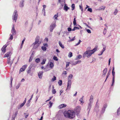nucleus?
Masks as SVG:
<instances>
[{
  "instance_id": "nucleus-1",
  "label": "nucleus",
  "mask_w": 120,
  "mask_h": 120,
  "mask_svg": "<svg viewBox=\"0 0 120 120\" xmlns=\"http://www.w3.org/2000/svg\"><path fill=\"white\" fill-rule=\"evenodd\" d=\"M65 117L70 119L74 118L75 116V113L73 110H68L67 111H65L64 113Z\"/></svg>"
},
{
  "instance_id": "nucleus-2",
  "label": "nucleus",
  "mask_w": 120,
  "mask_h": 120,
  "mask_svg": "<svg viewBox=\"0 0 120 120\" xmlns=\"http://www.w3.org/2000/svg\"><path fill=\"white\" fill-rule=\"evenodd\" d=\"M97 48H95L92 50H87L83 54V57L85 58L86 57L87 58H89L97 50Z\"/></svg>"
},
{
  "instance_id": "nucleus-3",
  "label": "nucleus",
  "mask_w": 120,
  "mask_h": 120,
  "mask_svg": "<svg viewBox=\"0 0 120 120\" xmlns=\"http://www.w3.org/2000/svg\"><path fill=\"white\" fill-rule=\"evenodd\" d=\"M39 39L40 37L38 36H37L35 39V42L32 44L34 45L33 48L34 49L38 48L39 46L41 43V42L39 41Z\"/></svg>"
},
{
  "instance_id": "nucleus-4",
  "label": "nucleus",
  "mask_w": 120,
  "mask_h": 120,
  "mask_svg": "<svg viewBox=\"0 0 120 120\" xmlns=\"http://www.w3.org/2000/svg\"><path fill=\"white\" fill-rule=\"evenodd\" d=\"M93 96L91 95L90 97V98L89 100V102L88 103L87 108V110H88V113L89 114V113L91 107L93 103Z\"/></svg>"
},
{
  "instance_id": "nucleus-5",
  "label": "nucleus",
  "mask_w": 120,
  "mask_h": 120,
  "mask_svg": "<svg viewBox=\"0 0 120 120\" xmlns=\"http://www.w3.org/2000/svg\"><path fill=\"white\" fill-rule=\"evenodd\" d=\"M73 77L72 75L71 74H70L68 76V85L66 90H69L70 89L71 84V79Z\"/></svg>"
},
{
  "instance_id": "nucleus-6",
  "label": "nucleus",
  "mask_w": 120,
  "mask_h": 120,
  "mask_svg": "<svg viewBox=\"0 0 120 120\" xmlns=\"http://www.w3.org/2000/svg\"><path fill=\"white\" fill-rule=\"evenodd\" d=\"M18 14L17 11L16 10L14 11L12 16V19L13 20L15 21V22H16V20L17 18Z\"/></svg>"
},
{
  "instance_id": "nucleus-7",
  "label": "nucleus",
  "mask_w": 120,
  "mask_h": 120,
  "mask_svg": "<svg viewBox=\"0 0 120 120\" xmlns=\"http://www.w3.org/2000/svg\"><path fill=\"white\" fill-rule=\"evenodd\" d=\"M56 22H53L52 23L50 26V30L51 32H52L53 30L56 26Z\"/></svg>"
},
{
  "instance_id": "nucleus-8",
  "label": "nucleus",
  "mask_w": 120,
  "mask_h": 120,
  "mask_svg": "<svg viewBox=\"0 0 120 120\" xmlns=\"http://www.w3.org/2000/svg\"><path fill=\"white\" fill-rule=\"evenodd\" d=\"M99 103H96L95 107L94 109V110L97 112H98L99 110Z\"/></svg>"
},
{
  "instance_id": "nucleus-9",
  "label": "nucleus",
  "mask_w": 120,
  "mask_h": 120,
  "mask_svg": "<svg viewBox=\"0 0 120 120\" xmlns=\"http://www.w3.org/2000/svg\"><path fill=\"white\" fill-rule=\"evenodd\" d=\"M11 33L13 35H15L16 34V31L15 29L14 24H13L12 26L11 30Z\"/></svg>"
},
{
  "instance_id": "nucleus-10",
  "label": "nucleus",
  "mask_w": 120,
  "mask_h": 120,
  "mask_svg": "<svg viewBox=\"0 0 120 120\" xmlns=\"http://www.w3.org/2000/svg\"><path fill=\"white\" fill-rule=\"evenodd\" d=\"M24 2L25 0H22L20 1L19 5L20 7L22 8L24 7Z\"/></svg>"
},
{
  "instance_id": "nucleus-11",
  "label": "nucleus",
  "mask_w": 120,
  "mask_h": 120,
  "mask_svg": "<svg viewBox=\"0 0 120 120\" xmlns=\"http://www.w3.org/2000/svg\"><path fill=\"white\" fill-rule=\"evenodd\" d=\"M112 83L111 85V86H112L114 84V82H115V72L114 71H112Z\"/></svg>"
},
{
  "instance_id": "nucleus-12",
  "label": "nucleus",
  "mask_w": 120,
  "mask_h": 120,
  "mask_svg": "<svg viewBox=\"0 0 120 120\" xmlns=\"http://www.w3.org/2000/svg\"><path fill=\"white\" fill-rule=\"evenodd\" d=\"M27 66V65H25L22 66V67L20 69L19 72H20L24 71L25 70Z\"/></svg>"
},
{
  "instance_id": "nucleus-13",
  "label": "nucleus",
  "mask_w": 120,
  "mask_h": 120,
  "mask_svg": "<svg viewBox=\"0 0 120 120\" xmlns=\"http://www.w3.org/2000/svg\"><path fill=\"white\" fill-rule=\"evenodd\" d=\"M10 57H9V58H8V59L7 60V64H9V65H10V66H11L12 64L13 63V60L12 61H10Z\"/></svg>"
},
{
  "instance_id": "nucleus-14",
  "label": "nucleus",
  "mask_w": 120,
  "mask_h": 120,
  "mask_svg": "<svg viewBox=\"0 0 120 120\" xmlns=\"http://www.w3.org/2000/svg\"><path fill=\"white\" fill-rule=\"evenodd\" d=\"M7 46V45H5L2 48L1 50L2 52L5 53L6 51V48Z\"/></svg>"
},
{
  "instance_id": "nucleus-15",
  "label": "nucleus",
  "mask_w": 120,
  "mask_h": 120,
  "mask_svg": "<svg viewBox=\"0 0 120 120\" xmlns=\"http://www.w3.org/2000/svg\"><path fill=\"white\" fill-rule=\"evenodd\" d=\"M107 68H105L103 70V73L102 76L104 77L105 76L106 74L107 73Z\"/></svg>"
},
{
  "instance_id": "nucleus-16",
  "label": "nucleus",
  "mask_w": 120,
  "mask_h": 120,
  "mask_svg": "<svg viewBox=\"0 0 120 120\" xmlns=\"http://www.w3.org/2000/svg\"><path fill=\"white\" fill-rule=\"evenodd\" d=\"M11 54L12 53L11 52H7V53L5 54L4 56V57H7L8 59V58H9V57H10V56H11Z\"/></svg>"
},
{
  "instance_id": "nucleus-17",
  "label": "nucleus",
  "mask_w": 120,
  "mask_h": 120,
  "mask_svg": "<svg viewBox=\"0 0 120 120\" xmlns=\"http://www.w3.org/2000/svg\"><path fill=\"white\" fill-rule=\"evenodd\" d=\"M43 72V71H42L39 72L38 73V75L39 78H42Z\"/></svg>"
},
{
  "instance_id": "nucleus-18",
  "label": "nucleus",
  "mask_w": 120,
  "mask_h": 120,
  "mask_svg": "<svg viewBox=\"0 0 120 120\" xmlns=\"http://www.w3.org/2000/svg\"><path fill=\"white\" fill-rule=\"evenodd\" d=\"M81 61V60H79L75 62L72 63V65H75L77 64L80 63Z\"/></svg>"
},
{
  "instance_id": "nucleus-19",
  "label": "nucleus",
  "mask_w": 120,
  "mask_h": 120,
  "mask_svg": "<svg viewBox=\"0 0 120 120\" xmlns=\"http://www.w3.org/2000/svg\"><path fill=\"white\" fill-rule=\"evenodd\" d=\"M80 106H77L76 108L74 110L76 112H79V111H80Z\"/></svg>"
},
{
  "instance_id": "nucleus-20",
  "label": "nucleus",
  "mask_w": 120,
  "mask_h": 120,
  "mask_svg": "<svg viewBox=\"0 0 120 120\" xmlns=\"http://www.w3.org/2000/svg\"><path fill=\"white\" fill-rule=\"evenodd\" d=\"M67 106V105L66 104H62L60 105L59 107V108L60 109H61L63 108L66 107Z\"/></svg>"
},
{
  "instance_id": "nucleus-21",
  "label": "nucleus",
  "mask_w": 120,
  "mask_h": 120,
  "mask_svg": "<svg viewBox=\"0 0 120 120\" xmlns=\"http://www.w3.org/2000/svg\"><path fill=\"white\" fill-rule=\"evenodd\" d=\"M69 9V8L68 7L67 5H66L65 4L64 7V10L66 11H67L68 9Z\"/></svg>"
},
{
  "instance_id": "nucleus-22",
  "label": "nucleus",
  "mask_w": 120,
  "mask_h": 120,
  "mask_svg": "<svg viewBox=\"0 0 120 120\" xmlns=\"http://www.w3.org/2000/svg\"><path fill=\"white\" fill-rule=\"evenodd\" d=\"M82 57V55H79L76 56V57L75 59V60H78L80 59Z\"/></svg>"
},
{
  "instance_id": "nucleus-23",
  "label": "nucleus",
  "mask_w": 120,
  "mask_h": 120,
  "mask_svg": "<svg viewBox=\"0 0 120 120\" xmlns=\"http://www.w3.org/2000/svg\"><path fill=\"white\" fill-rule=\"evenodd\" d=\"M24 105V104L23 103L20 104V105H18V109H20Z\"/></svg>"
},
{
  "instance_id": "nucleus-24",
  "label": "nucleus",
  "mask_w": 120,
  "mask_h": 120,
  "mask_svg": "<svg viewBox=\"0 0 120 120\" xmlns=\"http://www.w3.org/2000/svg\"><path fill=\"white\" fill-rule=\"evenodd\" d=\"M75 17L74 19V21L73 22V24L74 26L76 24V18L75 16H74Z\"/></svg>"
},
{
  "instance_id": "nucleus-25",
  "label": "nucleus",
  "mask_w": 120,
  "mask_h": 120,
  "mask_svg": "<svg viewBox=\"0 0 120 120\" xmlns=\"http://www.w3.org/2000/svg\"><path fill=\"white\" fill-rule=\"evenodd\" d=\"M59 44L60 46L62 48V49L64 48V45H62L61 42H60V41L59 42Z\"/></svg>"
},
{
  "instance_id": "nucleus-26",
  "label": "nucleus",
  "mask_w": 120,
  "mask_h": 120,
  "mask_svg": "<svg viewBox=\"0 0 120 120\" xmlns=\"http://www.w3.org/2000/svg\"><path fill=\"white\" fill-rule=\"evenodd\" d=\"M49 66L50 68H52L54 66V64L52 62H50L49 64Z\"/></svg>"
},
{
  "instance_id": "nucleus-27",
  "label": "nucleus",
  "mask_w": 120,
  "mask_h": 120,
  "mask_svg": "<svg viewBox=\"0 0 120 120\" xmlns=\"http://www.w3.org/2000/svg\"><path fill=\"white\" fill-rule=\"evenodd\" d=\"M103 46V48L101 51H102V52L103 53V52L105 50V49L106 48V47L105 45H102Z\"/></svg>"
},
{
  "instance_id": "nucleus-28",
  "label": "nucleus",
  "mask_w": 120,
  "mask_h": 120,
  "mask_svg": "<svg viewBox=\"0 0 120 120\" xmlns=\"http://www.w3.org/2000/svg\"><path fill=\"white\" fill-rule=\"evenodd\" d=\"M110 71H109V72L107 73V76H106V78L105 80V82L106 81V80L109 77V76L110 75Z\"/></svg>"
},
{
  "instance_id": "nucleus-29",
  "label": "nucleus",
  "mask_w": 120,
  "mask_h": 120,
  "mask_svg": "<svg viewBox=\"0 0 120 120\" xmlns=\"http://www.w3.org/2000/svg\"><path fill=\"white\" fill-rule=\"evenodd\" d=\"M46 61V59H43L42 61V62L41 63V64L43 65L45 64Z\"/></svg>"
},
{
  "instance_id": "nucleus-30",
  "label": "nucleus",
  "mask_w": 120,
  "mask_h": 120,
  "mask_svg": "<svg viewBox=\"0 0 120 120\" xmlns=\"http://www.w3.org/2000/svg\"><path fill=\"white\" fill-rule=\"evenodd\" d=\"M33 55V53H32L31 55V56L30 57V58L29 60V62H30L31 61L33 58V57L32 56Z\"/></svg>"
},
{
  "instance_id": "nucleus-31",
  "label": "nucleus",
  "mask_w": 120,
  "mask_h": 120,
  "mask_svg": "<svg viewBox=\"0 0 120 120\" xmlns=\"http://www.w3.org/2000/svg\"><path fill=\"white\" fill-rule=\"evenodd\" d=\"M62 81L61 80H59V81L58 82V83L59 85L61 86L62 84Z\"/></svg>"
},
{
  "instance_id": "nucleus-32",
  "label": "nucleus",
  "mask_w": 120,
  "mask_h": 120,
  "mask_svg": "<svg viewBox=\"0 0 120 120\" xmlns=\"http://www.w3.org/2000/svg\"><path fill=\"white\" fill-rule=\"evenodd\" d=\"M71 7L72 8V10H74L75 8V4H72L71 6Z\"/></svg>"
},
{
  "instance_id": "nucleus-33",
  "label": "nucleus",
  "mask_w": 120,
  "mask_h": 120,
  "mask_svg": "<svg viewBox=\"0 0 120 120\" xmlns=\"http://www.w3.org/2000/svg\"><path fill=\"white\" fill-rule=\"evenodd\" d=\"M105 7L104 6H102V7H100L99 8V10H104Z\"/></svg>"
},
{
  "instance_id": "nucleus-34",
  "label": "nucleus",
  "mask_w": 120,
  "mask_h": 120,
  "mask_svg": "<svg viewBox=\"0 0 120 120\" xmlns=\"http://www.w3.org/2000/svg\"><path fill=\"white\" fill-rule=\"evenodd\" d=\"M40 61V59L39 58H38L36 59L35 61L37 63H38Z\"/></svg>"
},
{
  "instance_id": "nucleus-35",
  "label": "nucleus",
  "mask_w": 120,
  "mask_h": 120,
  "mask_svg": "<svg viewBox=\"0 0 120 120\" xmlns=\"http://www.w3.org/2000/svg\"><path fill=\"white\" fill-rule=\"evenodd\" d=\"M56 80V78L55 76H54L53 77L51 81L53 82Z\"/></svg>"
},
{
  "instance_id": "nucleus-36",
  "label": "nucleus",
  "mask_w": 120,
  "mask_h": 120,
  "mask_svg": "<svg viewBox=\"0 0 120 120\" xmlns=\"http://www.w3.org/2000/svg\"><path fill=\"white\" fill-rule=\"evenodd\" d=\"M72 56V54L71 52H70L69 53L68 56L69 57H71Z\"/></svg>"
},
{
  "instance_id": "nucleus-37",
  "label": "nucleus",
  "mask_w": 120,
  "mask_h": 120,
  "mask_svg": "<svg viewBox=\"0 0 120 120\" xmlns=\"http://www.w3.org/2000/svg\"><path fill=\"white\" fill-rule=\"evenodd\" d=\"M79 27L75 26L74 27L73 29L72 30V31H75L76 29H79Z\"/></svg>"
},
{
  "instance_id": "nucleus-38",
  "label": "nucleus",
  "mask_w": 120,
  "mask_h": 120,
  "mask_svg": "<svg viewBox=\"0 0 120 120\" xmlns=\"http://www.w3.org/2000/svg\"><path fill=\"white\" fill-rule=\"evenodd\" d=\"M20 85H21V83H18V85H17V86L16 87V89H18L19 88V87Z\"/></svg>"
},
{
  "instance_id": "nucleus-39",
  "label": "nucleus",
  "mask_w": 120,
  "mask_h": 120,
  "mask_svg": "<svg viewBox=\"0 0 120 120\" xmlns=\"http://www.w3.org/2000/svg\"><path fill=\"white\" fill-rule=\"evenodd\" d=\"M58 14H56L54 16L53 18H54L55 19H56L57 20V17L58 16L57 15Z\"/></svg>"
},
{
  "instance_id": "nucleus-40",
  "label": "nucleus",
  "mask_w": 120,
  "mask_h": 120,
  "mask_svg": "<svg viewBox=\"0 0 120 120\" xmlns=\"http://www.w3.org/2000/svg\"><path fill=\"white\" fill-rule=\"evenodd\" d=\"M117 113L118 115L120 114V107L118 109L117 111Z\"/></svg>"
},
{
  "instance_id": "nucleus-41",
  "label": "nucleus",
  "mask_w": 120,
  "mask_h": 120,
  "mask_svg": "<svg viewBox=\"0 0 120 120\" xmlns=\"http://www.w3.org/2000/svg\"><path fill=\"white\" fill-rule=\"evenodd\" d=\"M13 78H12V77L11 76V86H10V87H11L12 86V81H13Z\"/></svg>"
},
{
  "instance_id": "nucleus-42",
  "label": "nucleus",
  "mask_w": 120,
  "mask_h": 120,
  "mask_svg": "<svg viewBox=\"0 0 120 120\" xmlns=\"http://www.w3.org/2000/svg\"><path fill=\"white\" fill-rule=\"evenodd\" d=\"M84 97V96H82V98H81L79 100V101L81 102V103H84V102L82 101Z\"/></svg>"
},
{
  "instance_id": "nucleus-43",
  "label": "nucleus",
  "mask_w": 120,
  "mask_h": 120,
  "mask_svg": "<svg viewBox=\"0 0 120 120\" xmlns=\"http://www.w3.org/2000/svg\"><path fill=\"white\" fill-rule=\"evenodd\" d=\"M43 51H45L46 49V48L44 46H42L41 47Z\"/></svg>"
},
{
  "instance_id": "nucleus-44",
  "label": "nucleus",
  "mask_w": 120,
  "mask_h": 120,
  "mask_svg": "<svg viewBox=\"0 0 120 120\" xmlns=\"http://www.w3.org/2000/svg\"><path fill=\"white\" fill-rule=\"evenodd\" d=\"M25 114V116L26 118L28 116L29 113H24Z\"/></svg>"
},
{
  "instance_id": "nucleus-45",
  "label": "nucleus",
  "mask_w": 120,
  "mask_h": 120,
  "mask_svg": "<svg viewBox=\"0 0 120 120\" xmlns=\"http://www.w3.org/2000/svg\"><path fill=\"white\" fill-rule=\"evenodd\" d=\"M53 59L56 61H58V59L57 58V57L55 56H54L53 57Z\"/></svg>"
},
{
  "instance_id": "nucleus-46",
  "label": "nucleus",
  "mask_w": 120,
  "mask_h": 120,
  "mask_svg": "<svg viewBox=\"0 0 120 120\" xmlns=\"http://www.w3.org/2000/svg\"><path fill=\"white\" fill-rule=\"evenodd\" d=\"M106 30L105 28L103 30V33L104 35H105L106 33Z\"/></svg>"
},
{
  "instance_id": "nucleus-47",
  "label": "nucleus",
  "mask_w": 120,
  "mask_h": 120,
  "mask_svg": "<svg viewBox=\"0 0 120 120\" xmlns=\"http://www.w3.org/2000/svg\"><path fill=\"white\" fill-rule=\"evenodd\" d=\"M52 93L54 94H55L56 93V91L55 89H53L52 91Z\"/></svg>"
},
{
  "instance_id": "nucleus-48",
  "label": "nucleus",
  "mask_w": 120,
  "mask_h": 120,
  "mask_svg": "<svg viewBox=\"0 0 120 120\" xmlns=\"http://www.w3.org/2000/svg\"><path fill=\"white\" fill-rule=\"evenodd\" d=\"M87 11L90 12H91L92 11V10L91 8H89L88 9Z\"/></svg>"
},
{
  "instance_id": "nucleus-49",
  "label": "nucleus",
  "mask_w": 120,
  "mask_h": 120,
  "mask_svg": "<svg viewBox=\"0 0 120 120\" xmlns=\"http://www.w3.org/2000/svg\"><path fill=\"white\" fill-rule=\"evenodd\" d=\"M70 63L69 62H66V67L67 68L69 66Z\"/></svg>"
},
{
  "instance_id": "nucleus-50",
  "label": "nucleus",
  "mask_w": 120,
  "mask_h": 120,
  "mask_svg": "<svg viewBox=\"0 0 120 120\" xmlns=\"http://www.w3.org/2000/svg\"><path fill=\"white\" fill-rule=\"evenodd\" d=\"M107 105L105 103L104 105L103 108L104 109H105V108L107 107Z\"/></svg>"
},
{
  "instance_id": "nucleus-51",
  "label": "nucleus",
  "mask_w": 120,
  "mask_h": 120,
  "mask_svg": "<svg viewBox=\"0 0 120 120\" xmlns=\"http://www.w3.org/2000/svg\"><path fill=\"white\" fill-rule=\"evenodd\" d=\"M118 12V11L116 9L114 12V14L115 15H116Z\"/></svg>"
},
{
  "instance_id": "nucleus-52",
  "label": "nucleus",
  "mask_w": 120,
  "mask_h": 120,
  "mask_svg": "<svg viewBox=\"0 0 120 120\" xmlns=\"http://www.w3.org/2000/svg\"><path fill=\"white\" fill-rule=\"evenodd\" d=\"M86 30L87 32L89 33H91V31L89 29H86Z\"/></svg>"
},
{
  "instance_id": "nucleus-53",
  "label": "nucleus",
  "mask_w": 120,
  "mask_h": 120,
  "mask_svg": "<svg viewBox=\"0 0 120 120\" xmlns=\"http://www.w3.org/2000/svg\"><path fill=\"white\" fill-rule=\"evenodd\" d=\"M53 103L52 102H51V101H50L49 102V104L50 105L49 106V108H50L52 106V104Z\"/></svg>"
},
{
  "instance_id": "nucleus-54",
  "label": "nucleus",
  "mask_w": 120,
  "mask_h": 120,
  "mask_svg": "<svg viewBox=\"0 0 120 120\" xmlns=\"http://www.w3.org/2000/svg\"><path fill=\"white\" fill-rule=\"evenodd\" d=\"M75 36L72 39H71L69 41H72L74 40L75 39Z\"/></svg>"
},
{
  "instance_id": "nucleus-55",
  "label": "nucleus",
  "mask_w": 120,
  "mask_h": 120,
  "mask_svg": "<svg viewBox=\"0 0 120 120\" xmlns=\"http://www.w3.org/2000/svg\"><path fill=\"white\" fill-rule=\"evenodd\" d=\"M28 23L27 21H26L24 24L25 25V26L26 27H27V26L28 25Z\"/></svg>"
},
{
  "instance_id": "nucleus-56",
  "label": "nucleus",
  "mask_w": 120,
  "mask_h": 120,
  "mask_svg": "<svg viewBox=\"0 0 120 120\" xmlns=\"http://www.w3.org/2000/svg\"><path fill=\"white\" fill-rule=\"evenodd\" d=\"M56 4L55 3L53 2L51 4V6L52 7H54L55 6Z\"/></svg>"
},
{
  "instance_id": "nucleus-57",
  "label": "nucleus",
  "mask_w": 120,
  "mask_h": 120,
  "mask_svg": "<svg viewBox=\"0 0 120 120\" xmlns=\"http://www.w3.org/2000/svg\"><path fill=\"white\" fill-rule=\"evenodd\" d=\"M9 39H11V40H12V39H13V36L12 35H11L10 37L9 38Z\"/></svg>"
},
{
  "instance_id": "nucleus-58",
  "label": "nucleus",
  "mask_w": 120,
  "mask_h": 120,
  "mask_svg": "<svg viewBox=\"0 0 120 120\" xmlns=\"http://www.w3.org/2000/svg\"><path fill=\"white\" fill-rule=\"evenodd\" d=\"M68 31H70L71 30H72L71 28L69 27L68 28Z\"/></svg>"
},
{
  "instance_id": "nucleus-59",
  "label": "nucleus",
  "mask_w": 120,
  "mask_h": 120,
  "mask_svg": "<svg viewBox=\"0 0 120 120\" xmlns=\"http://www.w3.org/2000/svg\"><path fill=\"white\" fill-rule=\"evenodd\" d=\"M105 110V109L103 108L102 110V113H103L104 112Z\"/></svg>"
},
{
  "instance_id": "nucleus-60",
  "label": "nucleus",
  "mask_w": 120,
  "mask_h": 120,
  "mask_svg": "<svg viewBox=\"0 0 120 120\" xmlns=\"http://www.w3.org/2000/svg\"><path fill=\"white\" fill-rule=\"evenodd\" d=\"M84 24H85L86 26L87 27H88L89 28H90V27L88 26V25L86 23H84Z\"/></svg>"
},
{
  "instance_id": "nucleus-61",
  "label": "nucleus",
  "mask_w": 120,
  "mask_h": 120,
  "mask_svg": "<svg viewBox=\"0 0 120 120\" xmlns=\"http://www.w3.org/2000/svg\"><path fill=\"white\" fill-rule=\"evenodd\" d=\"M25 39H24L22 41V43L21 44H22V45L23 44L24 42L25 41Z\"/></svg>"
},
{
  "instance_id": "nucleus-62",
  "label": "nucleus",
  "mask_w": 120,
  "mask_h": 120,
  "mask_svg": "<svg viewBox=\"0 0 120 120\" xmlns=\"http://www.w3.org/2000/svg\"><path fill=\"white\" fill-rule=\"evenodd\" d=\"M111 62V58H110L109 60V64L108 65L109 66L110 65V64Z\"/></svg>"
},
{
  "instance_id": "nucleus-63",
  "label": "nucleus",
  "mask_w": 120,
  "mask_h": 120,
  "mask_svg": "<svg viewBox=\"0 0 120 120\" xmlns=\"http://www.w3.org/2000/svg\"><path fill=\"white\" fill-rule=\"evenodd\" d=\"M45 12V10L44 9H43L42 10V13H44Z\"/></svg>"
},
{
  "instance_id": "nucleus-64",
  "label": "nucleus",
  "mask_w": 120,
  "mask_h": 120,
  "mask_svg": "<svg viewBox=\"0 0 120 120\" xmlns=\"http://www.w3.org/2000/svg\"><path fill=\"white\" fill-rule=\"evenodd\" d=\"M26 98H25V100H24V101L23 103L24 104H25V103L26 102Z\"/></svg>"
}]
</instances>
